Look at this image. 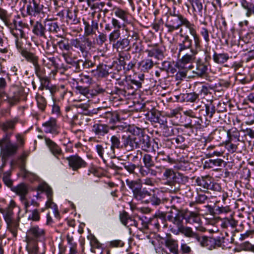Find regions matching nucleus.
<instances>
[{
    "label": "nucleus",
    "mask_w": 254,
    "mask_h": 254,
    "mask_svg": "<svg viewBox=\"0 0 254 254\" xmlns=\"http://www.w3.org/2000/svg\"><path fill=\"white\" fill-rule=\"evenodd\" d=\"M165 26L167 28V32L169 33H172L175 30L180 29L179 35L180 37L182 38V40H181L180 42L178 44L179 57H180L182 54H184V52L185 50L191 48L192 45V40L190 38L189 36L182 33V26H185L189 29L190 34L193 38L195 48H200V39L198 35L197 34L194 24L191 23L183 15H177L173 16H168Z\"/></svg>",
    "instance_id": "1"
},
{
    "label": "nucleus",
    "mask_w": 254,
    "mask_h": 254,
    "mask_svg": "<svg viewBox=\"0 0 254 254\" xmlns=\"http://www.w3.org/2000/svg\"><path fill=\"white\" fill-rule=\"evenodd\" d=\"M12 135V132H9L0 139V157L2 167L5 165L8 158L16 154L19 147L23 146L25 143L23 134L19 133L15 134L16 143L12 142L11 139Z\"/></svg>",
    "instance_id": "2"
},
{
    "label": "nucleus",
    "mask_w": 254,
    "mask_h": 254,
    "mask_svg": "<svg viewBox=\"0 0 254 254\" xmlns=\"http://www.w3.org/2000/svg\"><path fill=\"white\" fill-rule=\"evenodd\" d=\"M142 161L144 166L142 165L138 166L139 173L142 177H145L149 175L155 177L158 174H161L164 170V166L155 165L152 156L149 154L143 155Z\"/></svg>",
    "instance_id": "3"
},
{
    "label": "nucleus",
    "mask_w": 254,
    "mask_h": 254,
    "mask_svg": "<svg viewBox=\"0 0 254 254\" xmlns=\"http://www.w3.org/2000/svg\"><path fill=\"white\" fill-rule=\"evenodd\" d=\"M127 185L132 190L133 197L137 200L145 203V199L150 195V192L145 188H142V184L137 181L126 180Z\"/></svg>",
    "instance_id": "4"
},
{
    "label": "nucleus",
    "mask_w": 254,
    "mask_h": 254,
    "mask_svg": "<svg viewBox=\"0 0 254 254\" xmlns=\"http://www.w3.org/2000/svg\"><path fill=\"white\" fill-rule=\"evenodd\" d=\"M24 89L21 86L12 85L10 86L8 92L2 100H5L10 106H15L19 103L24 96Z\"/></svg>",
    "instance_id": "5"
},
{
    "label": "nucleus",
    "mask_w": 254,
    "mask_h": 254,
    "mask_svg": "<svg viewBox=\"0 0 254 254\" xmlns=\"http://www.w3.org/2000/svg\"><path fill=\"white\" fill-rule=\"evenodd\" d=\"M136 127L131 130V133L123 131L121 132L122 148L130 151L137 148V133Z\"/></svg>",
    "instance_id": "6"
},
{
    "label": "nucleus",
    "mask_w": 254,
    "mask_h": 254,
    "mask_svg": "<svg viewBox=\"0 0 254 254\" xmlns=\"http://www.w3.org/2000/svg\"><path fill=\"white\" fill-rule=\"evenodd\" d=\"M93 111V114H97L100 117L101 122L114 124L120 121V115L116 111H106L104 108H97Z\"/></svg>",
    "instance_id": "7"
},
{
    "label": "nucleus",
    "mask_w": 254,
    "mask_h": 254,
    "mask_svg": "<svg viewBox=\"0 0 254 254\" xmlns=\"http://www.w3.org/2000/svg\"><path fill=\"white\" fill-rule=\"evenodd\" d=\"M0 211L3 215L4 220L7 224V229L12 233L13 237H16L19 224L18 222L14 217L13 211L0 209Z\"/></svg>",
    "instance_id": "8"
},
{
    "label": "nucleus",
    "mask_w": 254,
    "mask_h": 254,
    "mask_svg": "<svg viewBox=\"0 0 254 254\" xmlns=\"http://www.w3.org/2000/svg\"><path fill=\"white\" fill-rule=\"evenodd\" d=\"M122 27V24L119 20L115 17L111 19V25L109 23L105 24V30L108 32L114 29L109 36V39L110 42H115L121 36L120 29Z\"/></svg>",
    "instance_id": "9"
},
{
    "label": "nucleus",
    "mask_w": 254,
    "mask_h": 254,
    "mask_svg": "<svg viewBox=\"0 0 254 254\" xmlns=\"http://www.w3.org/2000/svg\"><path fill=\"white\" fill-rule=\"evenodd\" d=\"M45 237V230L38 226H33L27 231L26 241L38 243L44 240Z\"/></svg>",
    "instance_id": "10"
},
{
    "label": "nucleus",
    "mask_w": 254,
    "mask_h": 254,
    "mask_svg": "<svg viewBox=\"0 0 254 254\" xmlns=\"http://www.w3.org/2000/svg\"><path fill=\"white\" fill-rule=\"evenodd\" d=\"M92 42L89 39H84L80 40L78 39H73L71 40V45L74 48L79 49L83 57L86 58L89 52L88 47H90Z\"/></svg>",
    "instance_id": "11"
},
{
    "label": "nucleus",
    "mask_w": 254,
    "mask_h": 254,
    "mask_svg": "<svg viewBox=\"0 0 254 254\" xmlns=\"http://www.w3.org/2000/svg\"><path fill=\"white\" fill-rule=\"evenodd\" d=\"M123 83L124 85V90L117 89V93L118 94H124L127 91L128 94H133L136 90L141 87V82L135 79H126Z\"/></svg>",
    "instance_id": "12"
},
{
    "label": "nucleus",
    "mask_w": 254,
    "mask_h": 254,
    "mask_svg": "<svg viewBox=\"0 0 254 254\" xmlns=\"http://www.w3.org/2000/svg\"><path fill=\"white\" fill-rule=\"evenodd\" d=\"M137 139V148L141 149L145 151H148L150 148V139L148 135L144 134L141 129L136 127Z\"/></svg>",
    "instance_id": "13"
},
{
    "label": "nucleus",
    "mask_w": 254,
    "mask_h": 254,
    "mask_svg": "<svg viewBox=\"0 0 254 254\" xmlns=\"http://www.w3.org/2000/svg\"><path fill=\"white\" fill-rule=\"evenodd\" d=\"M195 181L197 185L202 187L204 189L212 190H219L220 189L219 184L214 183L209 176L198 177Z\"/></svg>",
    "instance_id": "14"
},
{
    "label": "nucleus",
    "mask_w": 254,
    "mask_h": 254,
    "mask_svg": "<svg viewBox=\"0 0 254 254\" xmlns=\"http://www.w3.org/2000/svg\"><path fill=\"white\" fill-rule=\"evenodd\" d=\"M68 166L73 171H76L79 169L86 167L87 163L78 155H71L66 158Z\"/></svg>",
    "instance_id": "15"
},
{
    "label": "nucleus",
    "mask_w": 254,
    "mask_h": 254,
    "mask_svg": "<svg viewBox=\"0 0 254 254\" xmlns=\"http://www.w3.org/2000/svg\"><path fill=\"white\" fill-rule=\"evenodd\" d=\"M44 6L40 4L36 0H32L31 2L26 6V13L28 15L36 16L39 14L45 15L44 11Z\"/></svg>",
    "instance_id": "16"
},
{
    "label": "nucleus",
    "mask_w": 254,
    "mask_h": 254,
    "mask_svg": "<svg viewBox=\"0 0 254 254\" xmlns=\"http://www.w3.org/2000/svg\"><path fill=\"white\" fill-rule=\"evenodd\" d=\"M191 48H192V47ZM190 49H191L190 52L191 54H186L184 55L179 62L180 67L187 70L191 69L193 67L192 63L195 60V56L196 54V52L194 50H192L191 48Z\"/></svg>",
    "instance_id": "17"
},
{
    "label": "nucleus",
    "mask_w": 254,
    "mask_h": 254,
    "mask_svg": "<svg viewBox=\"0 0 254 254\" xmlns=\"http://www.w3.org/2000/svg\"><path fill=\"white\" fill-rule=\"evenodd\" d=\"M18 117H14L10 120H7L4 122H0V129L3 131L5 133L12 132L15 129L16 125L19 122Z\"/></svg>",
    "instance_id": "18"
},
{
    "label": "nucleus",
    "mask_w": 254,
    "mask_h": 254,
    "mask_svg": "<svg viewBox=\"0 0 254 254\" xmlns=\"http://www.w3.org/2000/svg\"><path fill=\"white\" fill-rule=\"evenodd\" d=\"M96 151L99 156L105 162L106 159L113 158L115 156L114 150L109 146H103L100 144L96 146Z\"/></svg>",
    "instance_id": "19"
},
{
    "label": "nucleus",
    "mask_w": 254,
    "mask_h": 254,
    "mask_svg": "<svg viewBox=\"0 0 254 254\" xmlns=\"http://www.w3.org/2000/svg\"><path fill=\"white\" fill-rule=\"evenodd\" d=\"M45 89L49 90L53 100L58 96L63 99L66 93L64 85L46 86Z\"/></svg>",
    "instance_id": "20"
},
{
    "label": "nucleus",
    "mask_w": 254,
    "mask_h": 254,
    "mask_svg": "<svg viewBox=\"0 0 254 254\" xmlns=\"http://www.w3.org/2000/svg\"><path fill=\"white\" fill-rule=\"evenodd\" d=\"M45 143L49 148L50 152L57 159L63 154V151L61 148L54 141L50 138L44 137Z\"/></svg>",
    "instance_id": "21"
},
{
    "label": "nucleus",
    "mask_w": 254,
    "mask_h": 254,
    "mask_svg": "<svg viewBox=\"0 0 254 254\" xmlns=\"http://www.w3.org/2000/svg\"><path fill=\"white\" fill-rule=\"evenodd\" d=\"M62 56L67 64L74 66L75 69L78 71H81L82 70V67L80 66V63H82L83 62L82 60H78L75 61V60L77 59V57L75 56H72L71 52H64L62 54Z\"/></svg>",
    "instance_id": "22"
},
{
    "label": "nucleus",
    "mask_w": 254,
    "mask_h": 254,
    "mask_svg": "<svg viewBox=\"0 0 254 254\" xmlns=\"http://www.w3.org/2000/svg\"><path fill=\"white\" fill-rule=\"evenodd\" d=\"M208 70L207 62L201 59H198L196 62V67L193 70V73L199 77H203L206 75Z\"/></svg>",
    "instance_id": "23"
},
{
    "label": "nucleus",
    "mask_w": 254,
    "mask_h": 254,
    "mask_svg": "<svg viewBox=\"0 0 254 254\" xmlns=\"http://www.w3.org/2000/svg\"><path fill=\"white\" fill-rule=\"evenodd\" d=\"M44 131L46 133L58 134L59 127L57 120L51 118L48 121L43 124Z\"/></svg>",
    "instance_id": "24"
},
{
    "label": "nucleus",
    "mask_w": 254,
    "mask_h": 254,
    "mask_svg": "<svg viewBox=\"0 0 254 254\" xmlns=\"http://www.w3.org/2000/svg\"><path fill=\"white\" fill-rule=\"evenodd\" d=\"M46 26L43 25L41 21H37L34 24L32 29V32L38 37L46 38Z\"/></svg>",
    "instance_id": "25"
},
{
    "label": "nucleus",
    "mask_w": 254,
    "mask_h": 254,
    "mask_svg": "<svg viewBox=\"0 0 254 254\" xmlns=\"http://www.w3.org/2000/svg\"><path fill=\"white\" fill-rule=\"evenodd\" d=\"M88 117L82 114H78L73 117L71 121L72 125L85 126L87 125L88 122L90 121Z\"/></svg>",
    "instance_id": "26"
},
{
    "label": "nucleus",
    "mask_w": 254,
    "mask_h": 254,
    "mask_svg": "<svg viewBox=\"0 0 254 254\" xmlns=\"http://www.w3.org/2000/svg\"><path fill=\"white\" fill-rule=\"evenodd\" d=\"M114 14L115 16L123 21L122 27H125L126 24L129 23L128 16L129 13L127 11L123 9L120 7L114 8Z\"/></svg>",
    "instance_id": "27"
},
{
    "label": "nucleus",
    "mask_w": 254,
    "mask_h": 254,
    "mask_svg": "<svg viewBox=\"0 0 254 254\" xmlns=\"http://www.w3.org/2000/svg\"><path fill=\"white\" fill-rule=\"evenodd\" d=\"M28 187L24 183H20L17 186L11 188V191L20 196V199L25 198L28 193Z\"/></svg>",
    "instance_id": "28"
},
{
    "label": "nucleus",
    "mask_w": 254,
    "mask_h": 254,
    "mask_svg": "<svg viewBox=\"0 0 254 254\" xmlns=\"http://www.w3.org/2000/svg\"><path fill=\"white\" fill-rule=\"evenodd\" d=\"M185 219L188 223L190 224L196 223L199 225L201 219L199 217V211L197 212L187 211L185 214Z\"/></svg>",
    "instance_id": "29"
},
{
    "label": "nucleus",
    "mask_w": 254,
    "mask_h": 254,
    "mask_svg": "<svg viewBox=\"0 0 254 254\" xmlns=\"http://www.w3.org/2000/svg\"><path fill=\"white\" fill-rule=\"evenodd\" d=\"M92 131L97 136H104L109 132V127L105 124H96L93 126Z\"/></svg>",
    "instance_id": "30"
},
{
    "label": "nucleus",
    "mask_w": 254,
    "mask_h": 254,
    "mask_svg": "<svg viewBox=\"0 0 254 254\" xmlns=\"http://www.w3.org/2000/svg\"><path fill=\"white\" fill-rule=\"evenodd\" d=\"M21 55L28 62L33 64L34 66L39 63V58L34 53L23 49L21 51Z\"/></svg>",
    "instance_id": "31"
},
{
    "label": "nucleus",
    "mask_w": 254,
    "mask_h": 254,
    "mask_svg": "<svg viewBox=\"0 0 254 254\" xmlns=\"http://www.w3.org/2000/svg\"><path fill=\"white\" fill-rule=\"evenodd\" d=\"M192 7L194 15L202 16L204 0H188Z\"/></svg>",
    "instance_id": "32"
},
{
    "label": "nucleus",
    "mask_w": 254,
    "mask_h": 254,
    "mask_svg": "<svg viewBox=\"0 0 254 254\" xmlns=\"http://www.w3.org/2000/svg\"><path fill=\"white\" fill-rule=\"evenodd\" d=\"M227 134L228 137L227 140L245 143V140L240 139V132L236 128L228 130Z\"/></svg>",
    "instance_id": "33"
},
{
    "label": "nucleus",
    "mask_w": 254,
    "mask_h": 254,
    "mask_svg": "<svg viewBox=\"0 0 254 254\" xmlns=\"http://www.w3.org/2000/svg\"><path fill=\"white\" fill-rule=\"evenodd\" d=\"M145 52L149 57H155L159 59L163 56L162 50L157 45L149 46Z\"/></svg>",
    "instance_id": "34"
},
{
    "label": "nucleus",
    "mask_w": 254,
    "mask_h": 254,
    "mask_svg": "<svg viewBox=\"0 0 254 254\" xmlns=\"http://www.w3.org/2000/svg\"><path fill=\"white\" fill-rule=\"evenodd\" d=\"M57 45L59 49L63 52L62 54L64 52H70V50L72 47L71 45V41H69L67 38H64L61 40L58 41Z\"/></svg>",
    "instance_id": "35"
},
{
    "label": "nucleus",
    "mask_w": 254,
    "mask_h": 254,
    "mask_svg": "<svg viewBox=\"0 0 254 254\" xmlns=\"http://www.w3.org/2000/svg\"><path fill=\"white\" fill-rule=\"evenodd\" d=\"M207 243V248L209 250L221 247L223 243H224V238L221 237L213 238L209 237Z\"/></svg>",
    "instance_id": "36"
},
{
    "label": "nucleus",
    "mask_w": 254,
    "mask_h": 254,
    "mask_svg": "<svg viewBox=\"0 0 254 254\" xmlns=\"http://www.w3.org/2000/svg\"><path fill=\"white\" fill-rule=\"evenodd\" d=\"M130 41L127 38H123L117 40L113 44V48L119 51H124L123 50L126 48H128L129 45Z\"/></svg>",
    "instance_id": "37"
},
{
    "label": "nucleus",
    "mask_w": 254,
    "mask_h": 254,
    "mask_svg": "<svg viewBox=\"0 0 254 254\" xmlns=\"http://www.w3.org/2000/svg\"><path fill=\"white\" fill-rule=\"evenodd\" d=\"M111 67L106 64H100L97 66L96 72L98 77H107L111 73L109 72Z\"/></svg>",
    "instance_id": "38"
},
{
    "label": "nucleus",
    "mask_w": 254,
    "mask_h": 254,
    "mask_svg": "<svg viewBox=\"0 0 254 254\" xmlns=\"http://www.w3.org/2000/svg\"><path fill=\"white\" fill-rule=\"evenodd\" d=\"M44 23L50 32L57 33L60 30L57 22H53L51 19L46 18Z\"/></svg>",
    "instance_id": "39"
},
{
    "label": "nucleus",
    "mask_w": 254,
    "mask_h": 254,
    "mask_svg": "<svg viewBox=\"0 0 254 254\" xmlns=\"http://www.w3.org/2000/svg\"><path fill=\"white\" fill-rule=\"evenodd\" d=\"M35 99L38 109L42 112H44L47 106V102L43 94L37 93L35 96Z\"/></svg>",
    "instance_id": "40"
},
{
    "label": "nucleus",
    "mask_w": 254,
    "mask_h": 254,
    "mask_svg": "<svg viewBox=\"0 0 254 254\" xmlns=\"http://www.w3.org/2000/svg\"><path fill=\"white\" fill-rule=\"evenodd\" d=\"M225 161L220 158L214 159H209L205 162L204 166L209 168H213L215 167H221L223 165H225Z\"/></svg>",
    "instance_id": "41"
},
{
    "label": "nucleus",
    "mask_w": 254,
    "mask_h": 254,
    "mask_svg": "<svg viewBox=\"0 0 254 254\" xmlns=\"http://www.w3.org/2000/svg\"><path fill=\"white\" fill-rule=\"evenodd\" d=\"M165 245L169 249L171 253L174 254H178V246L177 241L172 238H168L165 241Z\"/></svg>",
    "instance_id": "42"
},
{
    "label": "nucleus",
    "mask_w": 254,
    "mask_h": 254,
    "mask_svg": "<svg viewBox=\"0 0 254 254\" xmlns=\"http://www.w3.org/2000/svg\"><path fill=\"white\" fill-rule=\"evenodd\" d=\"M229 59V56L227 53H217L214 52L213 56L214 62L218 64H222L226 63Z\"/></svg>",
    "instance_id": "43"
},
{
    "label": "nucleus",
    "mask_w": 254,
    "mask_h": 254,
    "mask_svg": "<svg viewBox=\"0 0 254 254\" xmlns=\"http://www.w3.org/2000/svg\"><path fill=\"white\" fill-rule=\"evenodd\" d=\"M241 6L246 10V15L247 17H250L252 14H254V4L247 1L246 0H240Z\"/></svg>",
    "instance_id": "44"
},
{
    "label": "nucleus",
    "mask_w": 254,
    "mask_h": 254,
    "mask_svg": "<svg viewBox=\"0 0 254 254\" xmlns=\"http://www.w3.org/2000/svg\"><path fill=\"white\" fill-rule=\"evenodd\" d=\"M198 98V94L194 92H191L186 94H182L178 96V99L181 101H186L192 102L195 101Z\"/></svg>",
    "instance_id": "45"
},
{
    "label": "nucleus",
    "mask_w": 254,
    "mask_h": 254,
    "mask_svg": "<svg viewBox=\"0 0 254 254\" xmlns=\"http://www.w3.org/2000/svg\"><path fill=\"white\" fill-rule=\"evenodd\" d=\"M185 219V214L179 210H177V212L174 214V217L172 220L173 224L176 225L178 228L183 225V221Z\"/></svg>",
    "instance_id": "46"
},
{
    "label": "nucleus",
    "mask_w": 254,
    "mask_h": 254,
    "mask_svg": "<svg viewBox=\"0 0 254 254\" xmlns=\"http://www.w3.org/2000/svg\"><path fill=\"white\" fill-rule=\"evenodd\" d=\"M240 142L226 140L225 143V146L227 151L230 153L238 152Z\"/></svg>",
    "instance_id": "47"
},
{
    "label": "nucleus",
    "mask_w": 254,
    "mask_h": 254,
    "mask_svg": "<svg viewBox=\"0 0 254 254\" xmlns=\"http://www.w3.org/2000/svg\"><path fill=\"white\" fill-rule=\"evenodd\" d=\"M179 231L187 237L195 238L197 233L193 232L190 227H185L182 225L178 229Z\"/></svg>",
    "instance_id": "48"
},
{
    "label": "nucleus",
    "mask_w": 254,
    "mask_h": 254,
    "mask_svg": "<svg viewBox=\"0 0 254 254\" xmlns=\"http://www.w3.org/2000/svg\"><path fill=\"white\" fill-rule=\"evenodd\" d=\"M139 64L141 70L145 72L148 71L153 67L154 62L151 59H147L141 61Z\"/></svg>",
    "instance_id": "49"
},
{
    "label": "nucleus",
    "mask_w": 254,
    "mask_h": 254,
    "mask_svg": "<svg viewBox=\"0 0 254 254\" xmlns=\"http://www.w3.org/2000/svg\"><path fill=\"white\" fill-rule=\"evenodd\" d=\"M121 135H114L111 137V145L110 146L112 149L115 151V149L122 148V141H120Z\"/></svg>",
    "instance_id": "50"
},
{
    "label": "nucleus",
    "mask_w": 254,
    "mask_h": 254,
    "mask_svg": "<svg viewBox=\"0 0 254 254\" xmlns=\"http://www.w3.org/2000/svg\"><path fill=\"white\" fill-rule=\"evenodd\" d=\"M238 225V221L233 218H226L224 219L221 223V227L224 228H227L229 227L235 228Z\"/></svg>",
    "instance_id": "51"
},
{
    "label": "nucleus",
    "mask_w": 254,
    "mask_h": 254,
    "mask_svg": "<svg viewBox=\"0 0 254 254\" xmlns=\"http://www.w3.org/2000/svg\"><path fill=\"white\" fill-rule=\"evenodd\" d=\"M26 249L28 254H38L39 247L38 243L33 242H26Z\"/></svg>",
    "instance_id": "52"
},
{
    "label": "nucleus",
    "mask_w": 254,
    "mask_h": 254,
    "mask_svg": "<svg viewBox=\"0 0 254 254\" xmlns=\"http://www.w3.org/2000/svg\"><path fill=\"white\" fill-rule=\"evenodd\" d=\"M164 170H165V171L163 173V177L166 180H168L167 184H168V181L170 183L174 182L176 173L171 169L164 168Z\"/></svg>",
    "instance_id": "53"
},
{
    "label": "nucleus",
    "mask_w": 254,
    "mask_h": 254,
    "mask_svg": "<svg viewBox=\"0 0 254 254\" xmlns=\"http://www.w3.org/2000/svg\"><path fill=\"white\" fill-rule=\"evenodd\" d=\"M11 172L7 171L3 173L2 181L4 184L8 188H14L13 186V181L10 179Z\"/></svg>",
    "instance_id": "54"
},
{
    "label": "nucleus",
    "mask_w": 254,
    "mask_h": 254,
    "mask_svg": "<svg viewBox=\"0 0 254 254\" xmlns=\"http://www.w3.org/2000/svg\"><path fill=\"white\" fill-rule=\"evenodd\" d=\"M38 190L45 191L48 198H51L53 196V191L50 187L47 184H44L39 185L37 188Z\"/></svg>",
    "instance_id": "55"
},
{
    "label": "nucleus",
    "mask_w": 254,
    "mask_h": 254,
    "mask_svg": "<svg viewBox=\"0 0 254 254\" xmlns=\"http://www.w3.org/2000/svg\"><path fill=\"white\" fill-rule=\"evenodd\" d=\"M9 17L7 10L0 6V19L2 20L6 26H9Z\"/></svg>",
    "instance_id": "56"
},
{
    "label": "nucleus",
    "mask_w": 254,
    "mask_h": 254,
    "mask_svg": "<svg viewBox=\"0 0 254 254\" xmlns=\"http://www.w3.org/2000/svg\"><path fill=\"white\" fill-rule=\"evenodd\" d=\"M160 114V113L158 111L155 109H152L148 112L146 116L151 122L155 123Z\"/></svg>",
    "instance_id": "57"
},
{
    "label": "nucleus",
    "mask_w": 254,
    "mask_h": 254,
    "mask_svg": "<svg viewBox=\"0 0 254 254\" xmlns=\"http://www.w3.org/2000/svg\"><path fill=\"white\" fill-rule=\"evenodd\" d=\"M10 32L16 39L24 38L25 36L23 29L17 27L16 25H14V28L10 29Z\"/></svg>",
    "instance_id": "58"
},
{
    "label": "nucleus",
    "mask_w": 254,
    "mask_h": 254,
    "mask_svg": "<svg viewBox=\"0 0 254 254\" xmlns=\"http://www.w3.org/2000/svg\"><path fill=\"white\" fill-rule=\"evenodd\" d=\"M204 108L207 113V117H206L205 119L206 121H210L213 114L215 113V107L212 105L205 104Z\"/></svg>",
    "instance_id": "59"
},
{
    "label": "nucleus",
    "mask_w": 254,
    "mask_h": 254,
    "mask_svg": "<svg viewBox=\"0 0 254 254\" xmlns=\"http://www.w3.org/2000/svg\"><path fill=\"white\" fill-rule=\"evenodd\" d=\"M130 58L129 54L124 51H119V62L121 65H123Z\"/></svg>",
    "instance_id": "60"
},
{
    "label": "nucleus",
    "mask_w": 254,
    "mask_h": 254,
    "mask_svg": "<svg viewBox=\"0 0 254 254\" xmlns=\"http://www.w3.org/2000/svg\"><path fill=\"white\" fill-rule=\"evenodd\" d=\"M161 202V200L159 198L154 194L152 195L151 193L150 195L145 200V203H151L153 205H159Z\"/></svg>",
    "instance_id": "61"
},
{
    "label": "nucleus",
    "mask_w": 254,
    "mask_h": 254,
    "mask_svg": "<svg viewBox=\"0 0 254 254\" xmlns=\"http://www.w3.org/2000/svg\"><path fill=\"white\" fill-rule=\"evenodd\" d=\"M7 83L5 79L3 77H0V100L4 99L6 96L4 89Z\"/></svg>",
    "instance_id": "62"
},
{
    "label": "nucleus",
    "mask_w": 254,
    "mask_h": 254,
    "mask_svg": "<svg viewBox=\"0 0 254 254\" xmlns=\"http://www.w3.org/2000/svg\"><path fill=\"white\" fill-rule=\"evenodd\" d=\"M209 33V31L205 27H202L200 30V34L203 37L205 43L207 45H209L210 40Z\"/></svg>",
    "instance_id": "63"
},
{
    "label": "nucleus",
    "mask_w": 254,
    "mask_h": 254,
    "mask_svg": "<svg viewBox=\"0 0 254 254\" xmlns=\"http://www.w3.org/2000/svg\"><path fill=\"white\" fill-rule=\"evenodd\" d=\"M189 178L184 176L180 173H176L175 180L174 182H176L179 184H185L188 182Z\"/></svg>",
    "instance_id": "64"
}]
</instances>
